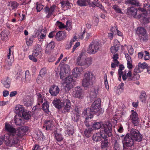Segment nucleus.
I'll use <instances>...</instances> for the list:
<instances>
[{"instance_id":"63","label":"nucleus","mask_w":150,"mask_h":150,"mask_svg":"<svg viewBox=\"0 0 150 150\" xmlns=\"http://www.w3.org/2000/svg\"><path fill=\"white\" fill-rule=\"evenodd\" d=\"M118 58V56L117 54H115L113 55V61L115 63H116L117 64L119 63V62L117 60Z\"/></svg>"},{"instance_id":"44","label":"nucleus","mask_w":150,"mask_h":150,"mask_svg":"<svg viewBox=\"0 0 150 150\" xmlns=\"http://www.w3.org/2000/svg\"><path fill=\"white\" fill-rule=\"evenodd\" d=\"M87 0H78L77 1V4L80 6H86L88 4Z\"/></svg>"},{"instance_id":"53","label":"nucleus","mask_w":150,"mask_h":150,"mask_svg":"<svg viewBox=\"0 0 150 150\" xmlns=\"http://www.w3.org/2000/svg\"><path fill=\"white\" fill-rule=\"evenodd\" d=\"M92 130V128H89L88 129H86L84 132V133L85 136L88 137H90L91 132Z\"/></svg>"},{"instance_id":"19","label":"nucleus","mask_w":150,"mask_h":150,"mask_svg":"<svg viewBox=\"0 0 150 150\" xmlns=\"http://www.w3.org/2000/svg\"><path fill=\"white\" fill-rule=\"evenodd\" d=\"M56 6L55 5H52L50 8L46 7L45 8V11L46 13L47 14V17L49 18L50 16L53 14L54 13Z\"/></svg>"},{"instance_id":"48","label":"nucleus","mask_w":150,"mask_h":150,"mask_svg":"<svg viewBox=\"0 0 150 150\" xmlns=\"http://www.w3.org/2000/svg\"><path fill=\"white\" fill-rule=\"evenodd\" d=\"M1 38L2 40H6L8 38V34L5 31H3L1 34Z\"/></svg>"},{"instance_id":"46","label":"nucleus","mask_w":150,"mask_h":150,"mask_svg":"<svg viewBox=\"0 0 150 150\" xmlns=\"http://www.w3.org/2000/svg\"><path fill=\"white\" fill-rule=\"evenodd\" d=\"M27 45L28 46H31L33 43V36L28 37L26 38Z\"/></svg>"},{"instance_id":"22","label":"nucleus","mask_w":150,"mask_h":150,"mask_svg":"<svg viewBox=\"0 0 150 150\" xmlns=\"http://www.w3.org/2000/svg\"><path fill=\"white\" fill-rule=\"evenodd\" d=\"M33 98L29 96H27L23 99V104L26 106L29 107L31 106L33 103Z\"/></svg>"},{"instance_id":"8","label":"nucleus","mask_w":150,"mask_h":150,"mask_svg":"<svg viewBox=\"0 0 150 150\" xmlns=\"http://www.w3.org/2000/svg\"><path fill=\"white\" fill-rule=\"evenodd\" d=\"M138 10L140 13H141V14L138 17L139 18H140L141 19H142L143 22L145 23L150 22V17L147 16L146 11H144V9H142V8L140 7L138 8Z\"/></svg>"},{"instance_id":"45","label":"nucleus","mask_w":150,"mask_h":150,"mask_svg":"<svg viewBox=\"0 0 150 150\" xmlns=\"http://www.w3.org/2000/svg\"><path fill=\"white\" fill-rule=\"evenodd\" d=\"M80 116L79 113H73L71 115L72 119L74 121L76 122L79 120Z\"/></svg>"},{"instance_id":"26","label":"nucleus","mask_w":150,"mask_h":150,"mask_svg":"<svg viewBox=\"0 0 150 150\" xmlns=\"http://www.w3.org/2000/svg\"><path fill=\"white\" fill-rule=\"evenodd\" d=\"M64 112L69 111L71 108V103L69 100L67 99L64 101Z\"/></svg>"},{"instance_id":"37","label":"nucleus","mask_w":150,"mask_h":150,"mask_svg":"<svg viewBox=\"0 0 150 150\" xmlns=\"http://www.w3.org/2000/svg\"><path fill=\"white\" fill-rule=\"evenodd\" d=\"M93 59L91 57L86 58V56L84 59V65L87 67H88L91 65L92 63Z\"/></svg>"},{"instance_id":"61","label":"nucleus","mask_w":150,"mask_h":150,"mask_svg":"<svg viewBox=\"0 0 150 150\" xmlns=\"http://www.w3.org/2000/svg\"><path fill=\"white\" fill-rule=\"evenodd\" d=\"M117 12L122 13L119 7L117 5H114L112 7Z\"/></svg>"},{"instance_id":"54","label":"nucleus","mask_w":150,"mask_h":150,"mask_svg":"<svg viewBox=\"0 0 150 150\" xmlns=\"http://www.w3.org/2000/svg\"><path fill=\"white\" fill-rule=\"evenodd\" d=\"M124 67L123 65H121L119 66V68L118 70V73L120 78L123 74L122 70L124 69Z\"/></svg>"},{"instance_id":"29","label":"nucleus","mask_w":150,"mask_h":150,"mask_svg":"<svg viewBox=\"0 0 150 150\" xmlns=\"http://www.w3.org/2000/svg\"><path fill=\"white\" fill-rule=\"evenodd\" d=\"M1 83L6 88H9L10 86V80L8 77L4 78L1 81Z\"/></svg>"},{"instance_id":"30","label":"nucleus","mask_w":150,"mask_h":150,"mask_svg":"<svg viewBox=\"0 0 150 150\" xmlns=\"http://www.w3.org/2000/svg\"><path fill=\"white\" fill-rule=\"evenodd\" d=\"M142 71V70H141V68L139 67V65L136 67L134 70L133 74L134 75L133 78L134 80L135 79H139V74H137L140 73Z\"/></svg>"},{"instance_id":"35","label":"nucleus","mask_w":150,"mask_h":150,"mask_svg":"<svg viewBox=\"0 0 150 150\" xmlns=\"http://www.w3.org/2000/svg\"><path fill=\"white\" fill-rule=\"evenodd\" d=\"M137 9L133 7L128 8L127 9V11L128 13L134 17H136L135 16L137 14Z\"/></svg>"},{"instance_id":"56","label":"nucleus","mask_w":150,"mask_h":150,"mask_svg":"<svg viewBox=\"0 0 150 150\" xmlns=\"http://www.w3.org/2000/svg\"><path fill=\"white\" fill-rule=\"evenodd\" d=\"M128 2L132 5H135L137 6H139V2L137 0H128Z\"/></svg>"},{"instance_id":"18","label":"nucleus","mask_w":150,"mask_h":150,"mask_svg":"<svg viewBox=\"0 0 150 150\" xmlns=\"http://www.w3.org/2000/svg\"><path fill=\"white\" fill-rule=\"evenodd\" d=\"M38 98L37 101L38 102V104L36 106H34L33 108V110H35L38 109L40 108L39 106L42 103L43 101V100H45L42 96L40 93H38L37 94ZM45 101V100H44Z\"/></svg>"},{"instance_id":"23","label":"nucleus","mask_w":150,"mask_h":150,"mask_svg":"<svg viewBox=\"0 0 150 150\" xmlns=\"http://www.w3.org/2000/svg\"><path fill=\"white\" fill-rule=\"evenodd\" d=\"M66 37V33L64 31H59L55 35V38L58 41L64 39Z\"/></svg>"},{"instance_id":"1","label":"nucleus","mask_w":150,"mask_h":150,"mask_svg":"<svg viewBox=\"0 0 150 150\" xmlns=\"http://www.w3.org/2000/svg\"><path fill=\"white\" fill-rule=\"evenodd\" d=\"M142 139V136L137 130L132 129L130 132L126 134L122 141L124 147H131L133 145L135 141L140 142Z\"/></svg>"},{"instance_id":"27","label":"nucleus","mask_w":150,"mask_h":150,"mask_svg":"<svg viewBox=\"0 0 150 150\" xmlns=\"http://www.w3.org/2000/svg\"><path fill=\"white\" fill-rule=\"evenodd\" d=\"M63 102L58 99H54L52 102L56 108L59 109L61 108L63 106L64 104Z\"/></svg>"},{"instance_id":"20","label":"nucleus","mask_w":150,"mask_h":150,"mask_svg":"<svg viewBox=\"0 0 150 150\" xmlns=\"http://www.w3.org/2000/svg\"><path fill=\"white\" fill-rule=\"evenodd\" d=\"M59 89L57 86L53 85L50 88L49 92L52 96H56L59 92Z\"/></svg>"},{"instance_id":"34","label":"nucleus","mask_w":150,"mask_h":150,"mask_svg":"<svg viewBox=\"0 0 150 150\" xmlns=\"http://www.w3.org/2000/svg\"><path fill=\"white\" fill-rule=\"evenodd\" d=\"M32 113L30 112L27 110H25L22 113V115L24 119L29 120L31 117Z\"/></svg>"},{"instance_id":"17","label":"nucleus","mask_w":150,"mask_h":150,"mask_svg":"<svg viewBox=\"0 0 150 150\" xmlns=\"http://www.w3.org/2000/svg\"><path fill=\"white\" fill-rule=\"evenodd\" d=\"M105 134L100 132L94 134L93 137V139L96 142L101 141L103 139V137L105 136Z\"/></svg>"},{"instance_id":"50","label":"nucleus","mask_w":150,"mask_h":150,"mask_svg":"<svg viewBox=\"0 0 150 150\" xmlns=\"http://www.w3.org/2000/svg\"><path fill=\"white\" fill-rule=\"evenodd\" d=\"M54 134L55 139L57 141L60 142L62 140L63 138L61 134H59L57 132H55Z\"/></svg>"},{"instance_id":"5","label":"nucleus","mask_w":150,"mask_h":150,"mask_svg":"<svg viewBox=\"0 0 150 150\" xmlns=\"http://www.w3.org/2000/svg\"><path fill=\"white\" fill-rule=\"evenodd\" d=\"M5 130L8 133L9 135H7V136H9L10 137L11 136L12 139L13 138H16L17 139L16 136L15 135L16 132L17 128L14 127L12 126L6 122L5 123Z\"/></svg>"},{"instance_id":"47","label":"nucleus","mask_w":150,"mask_h":150,"mask_svg":"<svg viewBox=\"0 0 150 150\" xmlns=\"http://www.w3.org/2000/svg\"><path fill=\"white\" fill-rule=\"evenodd\" d=\"M103 124L101 122H96L93 124L92 127L95 129H98L100 127L101 128V125Z\"/></svg>"},{"instance_id":"13","label":"nucleus","mask_w":150,"mask_h":150,"mask_svg":"<svg viewBox=\"0 0 150 150\" xmlns=\"http://www.w3.org/2000/svg\"><path fill=\"white\" fill-rule=\"evenodd\" d=\"M130 119L132 121L133 123L135 125H137L138 124L139 122L138 115L134 110H131Z\"/></svg>"},{"instance_id":"21","label":"nucleus","mask_w":150,"mask_h":150,"mask_svg":"<svg viewBox=\"0 0 150 150\" xmlns=\"http://www.w3.org/2000/svg\"><path fill=\"white\" fill-rule=\"evenodd\" d=\"M120 47V43L117 40H114V45L110 48L111 51L112 53L117 52L119 49Z\"/></svg>"},{"instance_id":"33","label":"nucleus","mask_w":150,"mask_h":150,"mask_svg":"<svg viewBox=\"0 0 150 150\" xmlns=\"http://www.w3.org/2000/svg\"><path fill=\"white\" fill-rule=\"evenodd\" d=\"M25 111L23 106L22 105H17L15 108V112L21 115V113L22 114V113Z\"/></svg>"},{"instance_id":"40","label":"nucleus","mask_w":150,"mask_h":150,"mask_svg":"<svg viewBox=\"0 0 150 150\" xmlns=\"http://www.w3.org/2000/svg\"><path fill=\"white\" fill-rule=\"evenodd\" d=\"M49 104L46 101H45L42 105L43 110L47 113L49 112Z\"/></svg>"},{"instance_id":"10","label":"nucleus","mask_w":150,"mask_h":150,"mask_svg":"<svg viewBox=\"0 0 150 150\" xmlns=\"http://www.w3.org/2000/svg\"><path fill=\"white\" fill-rule=\"evenodd\" d=\"M102 131H104L105 134L107 135L108 137L112 135V125L109 123H107L106 124H103L101 127Z\"/></svg>"},{"instance_id":"38","label":"nucleus","mask_w":150,"mask_h":150,"mask_svg":"<svg viewBox=\"0 0 150 150\" xmlns=\"http://www.w3.org/2000/svg\"><path fill=\"white\" fill-rule=\"evenodd\" d=\"M110 31L114 35H117L121 36L122 35V33L118 30L116 27H112L111 28Z\"/></svg>"},{"instance_id":"2","label":"nucleus","mask_w":150,"mask_h":150,"mask_svg":"<svg viewBox=\"0 0 150 150\" xmlns=\"http://www.w3.org/2000/svg\"><path fill=\"white\" fill-rule=\"evenodd\" d=\"M103 110L101 108V105L100 100L98 99L93 102L91 106V109H86L84 110L83 112L82 115L86 117V121L89 118L91 119L93 117V112H98L99 114L103 113Z\"/></svg>"},{"instance_id":"9","label":"nucleus","mask_w":150,"mask_h":150,"mask_svg":"<svg viewBox=\"0 0 150 150\" xmlns=\"http://www.w3.org/2000/svg\"><path fill=\"white\" fill-rule=\"evenodd\" d=\"M63 81V85L66 90L69 91L72 86V83L74 82V80L71 76H68L64 80L62 79Z\"/></svg>"},{"instance_id":"64","label":"nucleus","mask_w":150,"mask_h":150,"mask_svg":"<svg viewBox=\"0 0 150 150\" xmlns=\"http://www.w3.org/2000/svg\"><path fill=\"white\" fill-rule=\"evenodd\" d=\"M40 33V30H36L34 31V34L33 37L36 38L37 37Z\"/></svg>"},{"instance_id":"60","label":"nucleus","mask_w":150,"mask_h":150,"mask_svg":"<svg viewBox=\"0 0 150 150\" xmlns=\"http://www.w3.org/2000/svg\"><path fill=\"white\" fill-rule=\"evenodd\" d=\"M40 74L42 76L41 77L44 76H45L46 73V70L45 68H43L42 69L40 72Z\"/></svg>"},{"instance_id":"36","label":"nucleus","mask_w":150,"mask_h":150,"mask_svg":"<svg viewBox=\"0 0 150 150\" xmlns=\"http://www.w3.org/2000/svg\"><path fill=\"white\" fill-rule=\"evenodd\" d=\"M45 125L47 130L52 129L53 126V122L52 120L45 121Z\"/></svg>"},{"instance_id":"42","label":"nucleus","mask_w":150,"mask_h":150,"mask_svg":"<svg viewBox=\"0 0 150 150\" xmlns=\"http://www.w3.org/2000/svg\"><path fill=\"white\" fill-rule=\"evenodd\" d=\"M60 3L61 4L62 7V8H63L66 6L67 8L69 9L70 8L71 5H72V4H70L69 2L65 1H62Z\"/></svg>"},{"instance_id":"41","label":"nucleus","mask_w":150,"mask_h":150,"mask_svg":"<svg viewBox=\"0 0 150 150\" xmlns=\"http://www.w3.org/2000/svg\"><path fill=\"white\" fill-rule=\"evenodd\" d=\"M31 81V76L29 72L26 71L25 72V82L26 83L30 82Z\"/></svg>"},{"instance_id":"62","label":"nucleus","mask_w":150,"mask_h":150,"mask_svg":"<svg viewBox=\"0 0 150 150\" xmlns=\"http://www.w3.org/2000/svg\"><path fill=\"white\" fill-rule=\"evenodd\" d=\"M65 28L68 31L70 30L72 28L71 24L70 23H69L68 21H67V22L66 25H65Z\"/></svg>"},{"instance_id":"39","label":"nucleus","mask_w":150,"mask_h":150,"mask_svg":"<svg viewBox=\"0 0 150 150\" xmlns=\"http://www.w3.org/2000/svg\"><path fill=\"white\" fill-rule=\"evenodd\" d=\"M18 6V4L15 1L11 2L8 5L9 8L11 10L16 8Z\"/></svg>"},{"instance_id":"6","label":"nucleus","mask_w":150,"mask_h":150,"mask_svg":"<svg viewBox=\"0 0 150 150\" xmlns=\"http://www.w3.org/2000/svg\"><path fill=\"white\" fill-rule=\"evenodd\" d=\"M100 47L99 43L97 41L93 42L89 45L87 49V52L89 54H95L99 50Z\"/></svg>"},{"instance_id":"11","label":"nucleus","mask_w":150,"mask_h":150,"mask_svg":"<svg viewBox=\"0 0 150 150\" xmlns=\"http://www.w3.org/2000/svg\"><path fill=\"white\" fill-rule=\"evenodd\" d=\"M13 46H11L9 48L8 53L7 56V60L6 62L5 65V68L7 69H9L10 67L11 66L12 63L13 61V59L11 60L10 59L11 54H13Z\"/></svg>"},{"instance_id":"15","label":"nucleus","mask_w":150,"mask_h":150,"mask_svg":"<svg viewBox=\"0 0 150 150\" xmlns=\"http://www.w3.org/2000/svg\"><path fill=\"white\" fill-rule=\"evenodd\" d=\"M85 57L84 53L83 52H81L76 59V64L79 66H84V59Z\"/></svg>"},{"instance_id":"59","label":"nucleus","mask_w":150,"mask_h":150,"mask_svg":"<svg viewBox=\"0 0 150 150\" xmlns=\"http://www.w3.org/2000/svg\"><path fill=\"white\" fill-rule=\"evenodd\" d=\"M98 93V91L94 90L93 91L91 92L90 93V98H95L96 97V95Z\"/></svg>"},{"instance_id":"31","label":"nucleus","mask_w":150,"mask_h":150,"mask_svg":"<svg viewBox=\"0 0 150 150\" xmlns=\"http://www.w3.org/2000/svg\"><path fill=\"white\" fill-rule=\"evenodd\" d=\"M103 139L101 141V147L102 149H105L107 147L108 145V141L106 136L103 137Z\"/></svg>"},{"instance_id":"51","label":"nucleus","mask_w":150,"mask_h":150,"mask_svg":"<svg viewBox=\"0 0 150 150\" xmlns=\"http://www.w3.org/2000/svg\"><path fill=\"white\" fill-rule=\"evenodd\" d=\"M47 30L46 28H44L40 32V33L41 34L40 36V39H44L45 38V35L46 34Z\"/></svg>"},{"instance_id":"57","label":"nucleus","mask_w":150,"mask_h":150,"mask_svg":"<svg viewBox=\"0 0 150 150\" xmlns=\"http://www.w3.org/2000/svg\"><path fill=\"white\" fill-rule=\"evenodd\" d=\"M127 50L128 53L130 55H132L133 54L134 51L132 46L131 45L127 46Z\"/></svg>"},{"instance_id":"25","label":"nucleus","mask_w":150,"mask_h":150,"mask_svg":"<svg viewBox=\"0 0 150 150\" xmlns=\"http://www.w3.org/2000/svg\"><path fill=\"white\" fill-rule=\"evenodd\" d=\"M14 122L15 124L18 125H21L24 123L22 117L19 114L16 115L14 117Z\"/></svg>"},{"instance_id":"16","label":"nucleus","mask_w":150,"mask_h":150,"mask_svg":"<svg viewBox=\"0 0 150 150\" xmlns=\"http://www.w3.org/2000/svg\"><path fill=\"white\" fill-rule=\"evenodd\" d=\"M17 131L15 135L21 137L25 134L27 131V129L25 126H23L20 128L17 129Z\"/></svg>"},{"instance_id":"7","label":"nucleus","mask_w":150,"mask_h":150,"mask_svg":"<svg viewBox=\"0 0 150 150\" xmlns=\"http://www.w3.org/2000/svg\"><path fill=\"white\" fill-rule=\"evenodd\" d=\"M136 33L139 36L140 40L142 41H145L148 39V36L145 30L143 28H137Z\"/></svg>"},{"instance_id":"55","label":"nucleus","mask_w":150,"mask_h":150,"mask_svg":"<svg viewBox=\"0 0 150 150\" xmlns=\"http://www.w3.org/2000/svg\"><path fill=\"white\" fill-rule=\"evenodd\" d=\"M138 65L139 67L141 68V70H142V71H143V69L147 68L148 67L147 64L145 62H144L143 63H139L138 64Z\"/></svg>"},{"instance_id":"3","label":"nucleus","mask_w":150,"mask_h":150,"mask_svg":"<svg viewBox=\"0 0 150 150\" xmlns=\"http://www.w3.org/2000/svg\"><path fill=\"white\" fill-rule=\"evenodd\" d=\"M95 79V76L93 72H86L82 80V85L85 87L90 86L93 84Z\"/></svg>"},{"instance_id":"12","label":"nucleus","mask_w":150,"mask_h":150,"mask_svg":"<svg viewBox=\"0 0 150 150\" xmlns=\"http://www.w3.org/2000/svg\"><path fill=\"white\" fill-rule=\"evenodd\" d=\"M72 95L74 97L82 99L84 96L83 92L81 87H77L74 90L72 93Z\"/></svg>"},{"instance_id":"4","label":"nucleus","mask_w":150,"mask_h":150,"mask_svg":"<svg viewBox=\"0 0 150 150\" xmlns=\"http://www.w3.org/2000/svg\"><path fill=\"white\" fill-rule=\"evenodd\" d=\"M8 146H11L13 144H16L17 142V139L16 138H11V136H5L4 137L1 136L0 137V145H2L4 142Z\"/></svg>"},{"instance_id":"14","label":"nucleus","mask_w":150,"mask_h":150,"mask_svg":"<svg viewBox=\"0 0 150 150\" xmlns=\"http://www.w3.org/2000/svg\"><path fill=\"white\" fill-rule=\"evenodd\" d=\"M70 71L69 66L67 64H64L60 69V78L63 79L66 73H68Z\"/></svg>"},{"instance_id":"52","label":"nucleus","mask_w":150,"mask_h":150,"mask_svg":"<svg viewBox=\"0 0 150 150\" xmlns=\"http://www.w3.org/2000/svg\"><path fill=\"white\" fill-rule=\"evenodd\" d=\"M56 25L60 29H63L65 28V25L63 23L58 21L56 22Z\"/></svg>"},{"instance_id":"43","label":"nucleus","mask_w":150,"mask_h":150,"mask_svg":"<svg viewBox=\"0 0 150 150\" xmlns=\"http://www.w3.org/2000/svg\"><path fill=\"white\" fill-rule=\"evenodd\" d=\"M146 95L145 92L141 93L139 98L140 101L143 103H145L146 100Z\"/></svg>"},{"instance_id":"24","label":"nucleus","mask_w":150,"mask_h":150,"mask_svg":"<svg viewBox=\"0 0 150 150\" xmlns=\"http://www.w3.org/2000/svg\"><path fill=\"white\" fill-rule=\"evenodd\" d=\"M81 71L82 70L79 67H76L74 68L72 71L73 76L75 78H77L81 75Z\"/></svg>"},{"instance_id":"32","label":"nucleus","mask_w":150,"mask_h":150,"mask_svg":"<svg viewBox=\"0 0 150 150\" xmlns=\"http://www.w3.org/2000/svg\"><path fill=\"white\" fill-rule=\"evenodd\" d=\"M41 51V47L40 45H37L33 51V56L37 57Z\"/></svg>"},{"instance_id":"58","label":"nucleus","mask_w":150,"mask_h":150,"mask_svg":"<svg viewBox=\"0 0 150 150\" xmlns=\"http://www.w3.org/2000/svg\"><path fill=\"white\" fill-rule=\"evenodd\" d=\"M113 147L115 150H120V146L117 141H115Z\"/></svg>"},{"instance_id":"28","label":"nucleus","mask_w":150,"mask_h":150,"mask_svg":"<svg viewBox=\"0 0 150 150\" xmlns=\"http://www.w3.org/2000/svg\"><path fill=\"white\" fill-rule=\"evenodd\" d=\"M87 1L88 2V4L90 7H94L96 6L101 9H102L103 8L102 5L99 3L97 1H94L91 2L90 0H87Z\"/></svg>"},{"instance_id":"49","label":"nucleus","mask_w":150,"mask_h":150,"mask_svg":"<svg viewBox=\"0 0 150 150\" xmlns=\"http://www.w3.org/2000/svg\"><path fill=\"white\" fill-rule=\"evenodd\" d=\"M55 44L54 42H51L47 45L46 50H49L52 49L55 47Z\"/></svg>"}]
</instances>
